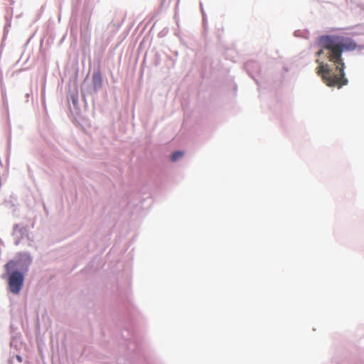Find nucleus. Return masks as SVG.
Wrapping results in <instances>:
<instances>
[{
    "instance_id": "obj_3",
    "label": "nucleus",
    "mask_w": 364,
    "mask_h": 364,
    "mask_svg": "<svg viewBox=\"0 0 364 364\" xmlns=\"http://www.w3.org/2000/svg\"><path fill=\"white\" fill-rule=\"evenodd\" d=\"M183 156V151H176V152H174L172 154L171 160L173 161H176L178 159H179L180 158H181Z\"/></svg>"
},
{
    "instance_id": "obj_2",
    "label": "nucleus",
    "mask_w": 364,
    "mask_h": 364,
    "mask_svg": "<svg viewBox=\"0 0 364 364\" xmlns=\"http://www.w3.org/2000/svg\"><path fill=\"white\" fill-rule=\"evenodd\" d=\"M8 283L9 291L11 293L19 294L23 284V274L18 271L13 272L9 275Z\"/></svg>"
},
{
    "instance_id": "obj_1",
    "label": "nucleus",
    "mask_w": 364,
    "mask_h": 364,
    "mask_svg": "<svg viewBox=\"0 0 364 364\" xmlns=\"http://www.w3.org/2000/svg\"><path fill=\"white\" fill-rule=\"evenodd\" d=\"M317 43L321 49L316 52V55L320 56L324 50H327L328 60L335 65L336 70L338 72V74L333 73L328 64L320 62L317 59L316 60L318 64L316 68L317 74L328 87L341 88L347 85L348 81L345 77V63L342 58V53L344 50H354L357 48L356 43L350 38H344L338 35H325L318 38Z\"/></svg>"
},
{
    "instance_id": "obj_5",
    "label": "nucleus",
    "mask_w": 364,
    "mask_h": 364,
    "mask_svg": "<svg viewBox=\"0 0 364 364\" xmlns=\"http://www.w3.org/2000/svg\"><path fill=\"white\" fill-rule=\"evenodd\" d=\"M17 359H18V360L19 362H21V358L20 356H17Z\"/></svg>"
},
{
    "instance_id": "obj_4",
    "label": "nucleus",
    "mask_w": 364,
    "mask_h": 364,
    "mask_svg": "<svg viewBox=\"0 0 364 364\" xmlns=\"http://www.w3.org/2000/svg\"><path fill=\"white\" fill-rule=\"evenodd\" d=\"M14 267V262L13 261H10V262H9L6 264V266H5V267H6V270H7V271H9V269H10L11 268H13Z\"/></svg>"
}]
</instances>
